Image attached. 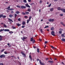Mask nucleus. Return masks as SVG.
Wrapping results in <instances>:
<instances>
[{
	"label": "nucleus",
	"mask_w": 65,
	"mask_h": 65,
	"mask_svg": "<svg viewBox=\"0 0 65 65\" xmlns=\"http://www.w3.org/2000/svg\"><path fill=\"white\" fill-rule=\"evenodd\" d=\"M64 9V8H61L60 7H58L57 8L58 10H61V11H62V12H63Z\"/></svg>",
	"instance_id": "1"
},
{
	"label": "nucleus",
	"mask_w": 65,
	"mask_h": 65,
	"mask_svg": "<svg viewBox=\"0 0 65 65\" xmlns=\"http://www.w3.org/2000/svg\"><path fill=\"white\" fill-rule=\"evenodd\" d=\"M21 54H22V55H23V57H24L26 58V54H25L24 52H23V51H22L21 52Z\"/></svg>",
	"instance_id": "2"
},
{
	"label": "nucleus",
	"mask_w": 65,
	"mask_h": 65,
	"mask_svg": "<svg viewBox=\"0 0 65 65\" xmlns=\"http://www.w3.org/2000/svg\"><path fill=\"white\" fill-rule=\"evenodd\" d=\"M48 21L49 22H54V21H55V19H48Z\"/></svg>",
	"instance_id": "3"
},
{
	"label": "nucleus",
	"mask_w": 65,
	"mask_h": 65,
	"mask_svg": "<svg viewBox=\"0 0 65 65\" xmlns=\"http://www.w3.org/2000/svg\"><path fill=\"white\" fill-rule=\"evenodd\" d=\"M27 38L26 37H23V38H21L22 40L23 41H24L25 40H25V39H27Z\"/></svg>",
	"instance_id": "4"
},
{
	"label": "nucleus",
	"mask_w": 65,
	"mask_h": 65,
	"mask_svg": "<svg viewBox=\"0 0 65 65\" xmlns=\"http://www.w3.org/2000/svg\"><path fill=\"white\" fill-rule=\"evenodd\" d=\"M4 57H5V55L4 54H3L1 55L0 56V58H4Z\"/></svg>",
	"instance_id": "5"
},
{
	"label": "nucleus",
	"mask_w": 65,
	"mask_h": 65,
	"mask_svg": "<svg viewBox=\"0 0 65 65\" xmlns=\"http://www.w3.org/2000/svg\"><path fill=\"white\" fill-rule=\"evenodd\" d=\"M25 5L27 7H29V8H30L31 7H30V6H29V5L28 3H26V4H25Z\"/></svg>",
	"instance_id": "6"
},
{
	"label": "nucleus",
	"mask_w": 65,
	"mask_h": 65,
	"mask_svg": "<svg viewBox=\"0 0 65 65\" xmlns=\"http://www.w3.org/2000/svg\"><path fill=\"white\" fill-rule=\"evenodd\" d=\"M51 35H53V36H55V35H54L55 34V32L53 31H52L51 32Z\"/></svg>",
	"instance_id": "7"
},
{
	"label": "nucleus",
	"mask_w": 65,
	"mask_h": 65,
	"mask_svg": "<svg viewBox=\"0 0 65 65\" xmlns=\"http://www.w3.org/2000/svg\"><path fill=\"white\" fill-rule=\"evenodd\" d=\"M21 8H22V9H24H24H25L26 8V7L25 6H21Z\"/></svg>",
	"instance_id": "8"
},
{
	"label": "nucleus",
	"mask_w": 65,
	"mask_h": 65,
	"mask_svg": "<svg viewBox=\"0 0 65 65\" xmlns=\"http://www.w3.org/2000/svg\"><path fill=\"white\" fill-rule=\"evenodd\" d=\"M39 63H40V64H41L42 65H44V63L41 62V60H39Z\"/></svg>",
	"instance_id": "9"
},
{
	"label": "nucleus",
	"mask_w": 65,
	"mask_h": 65,
	"mask_svg": "<svg viewBox=\"0 0 65 65\" xmlns=\"http://www.w3.org/2000/svg\"><path fill=\"white\" fill-rule=\"evenodd\" d=\"M22 24L23 25H26V22L25 21H23Z\"/></svg>",
	"instance_id": "10"
},
{
	"label": "nucleus",
	"mask_w": 65,
	"mask_h": 65,
	"mask_svg": "<svg viewBox=\"0 0 65 65\" xmlns=\"http://www.w3.org/2000/svg\"><path fill=\"white\" fill-rule=\"evenodd\" d=\"M9 31H10V30L9 29H5L4 31H5V32H9Z\"/></svg>",
	"instance_id": "11"
},
{
	"label": "nucleus",
	"mask_w": 65,
	"mask_h": 65,
	"mask_svg": "<svg viewBox=\"0 0 65 65\" xmlns=\"http://www.w3.org/2000/svg\"><path fill=\"white\" fill-rule=\"evenodd\" d=\"M60 24H61V25H63V26H65V24H63V22H60Z\"/></svg>",
	"instance_id": "12"
},
{
	"label": "nucleus",
	"mask_w": 65,
	"mask_h": 65,
	"mask_svg": "<svg viewBox=\"0 0 65 65\" xmlns=\"http://www.w3.org/2000/svg\"><path fill=\"white\" fill-rule=\"evenodd\" d=\"M29 58L32 61V57H31V55H29Z\"/></svg>",
	"instance_id": "13"
},
{
	"label": "nucleus",
	"mask_w": 65,
	"mask_h": 65,
	"mask_svg": "<svg viewBox=\"0 0 65 65\" xmlns=\"http://www.w3.org/2000/svg\"><path fill=\"white\" fill-rule=\"evenodd\" d=\"M16 24L18 27H19V26H21V24L19 23H17Z\"/></svg>",
	"instance_id": "14"
},
{
	"label": "nucleus",
	"mask_w": 65,
	"mask_h": 65,
	"mask_svg": "<svg viewBox=\"0 0 65 65\" xmlns=\"http://www.w3.org/2000/svg\"><path fill=\"white\" fill-rule=\"evenodd\" d=\"M54 10V8H51L50 9V10L51 11H53Z\"/></svg>",
	"instance_id": "15"
},
{
	"label": "nucleus",
	"mask_w": 65,
	"mask_h": 65,
	"mask_svg": "<svg viewBox=\"0 0 65 65\" xmlns=\"http://www.w3.org/2000/svg\"><path fill=\"white\" fill-rule=\"evenodd\" d=\"M54 27H53L51 28V30H52V31H53V30H54Z\"/></svg>",
	"instance_id": "16"
},
{
	"label": "nucleus",
	"mask_w": 65,
	"mask_h": 65,
	"mask_svg": "<svg viewBox=\"0 0 65 65\" xmlns=\"http://www.w3.org/2000/svg\"><path fill=\"white\" fill-rule=\"evenodd\" d=\"M61 40L62 41H64V42H65V39L64 38H62L61 39Z\"/></svg>",
	"instance_id": "17"
},
{
	"label": "nucleus",
	"mask_w": 65,
	"mask_h": 65,
	"mask_svg": "<svg viewBox=\"0 0 65 65\" xmlns=\"http://www.w3.org/2000/svg\"><path fill=\"white\" fill-rule=\"evenodd\" d=\"M13 17V15L10 14L9 15V17L11 18Z\"/></svg>",
	"instance_id": "18"
},
{
	"label": "nucleus",
	"mask_w": 65,
	"mask_h": 65,
	"mask_svg": "<svg viewBox=\"0 0 65 65\" xmlns=\"http://www.w3.org/2000/svg\"><path fill=\"white\" fill-rule=\"evenodd\" d=\"M2 40V36H0V41H1Z\"/></svg>",
	"instance_id": "19"
},
{
	"label": "nucleus",
	"mask_w": 65,
	"mask_h": 65,
	"mask_svg": "<svg viewBox=\"0 0 65 65\" xmlns=\"http://www.w3.org/2000/svg\"><path fill=\"white\" fill-rule=\"evenodd\" d=\"M8 20L10 22H13V21L11 19L9 18H8Z\"/></svg>",
	"instance_id": "20"
},
{
	"label": "nucleus",
	"mask_w": 65,
	"mask_h": 65,
	"mask_svg": "<svg viewBox=\"0 0 65 65\" xmlns=\"http://www.w3.org/2000/svg\"><path fill=\"white\" fill-rule=\"evenodd\" d=\"M32 18V17L30 16L29 17V21H30L31 20V19Z\"/></svg>",
	"instance_id": "21"
},
{
	"label": "nucleus",
	"mask_w": 65,
	"mask_h": 65,
	"mask_svg": "<svg viewBox=\"0 0 65 65\" xmlns=\"http://www.w3.org/2000/svg\"><path fill=\"white\" fill-rule=\"evenodd\" d=\"M5 29H1L0 30V32H2V31H4Z\"/></svg>",
	"instance_id": "22"
},
{
	"label": "nucleus",
	"mask_w": 65,
	"mask_h": 65,
	"mask_svg": "<svg viewBox=\"0 0 65 65\" xmlns=\"http://www.w3.org/2000/svg\"><path fill=\"white\" fill-rule=\"evenodd\" d=\"M27 11H29V12H30V11H31V9L28 8L27 10Z\"/></svg>",
	"instance_id": "23"
},
{
	"label": "nucleus",
	"mask_w": 65,
	"mask_h": 65,
	"mask_svg": "<svg viewBox=\"0 0 65 65\" xmlns=\"http://www.w3.org/2000/svg\"><path fill=\"white\" fill-rule=\"evenodd\" d=\"M48 62H49V63H53L54 62L53 61H48Z\"/></svg>",
	"instance_id": "24"
},
{
	"label": "nucleus",
	"mask_w": 65,
	"mask_h": 65,
	"mask_svg": "<svg viewBox=\"0 0 65 65\" xmlns=\"http://www.w3.org/2000/svg\"><path fill=\"white\" fill-rule=\"evenodd\" d=\"M51 46L52 48L54 49H56V48H55L53 46Z\"/></svg>",
	"instance_id": "25"
},
{
	"label": "nucleus",
	"mask_w": 65,
	"mask_h": 65,
	"mask_svg": "<svg viewBox=\"0 0 65 65\" xmlns=\"http://www.w3.org/2000/svg\"><path fill=\"white\" fill-rule=\"evenodd\" d=\"M37 52H38V53H39V49L37 48Z\"/></svg>",
	"instance_id": "26"
},
{
	"label": "nucleus",
	"mask_w": 65,
	"mask_h": 65,
	"mask_svg": "<svg viewBox=\"0 0 65 65\" xmlns=\"http://www.w3.org/2000/svg\"><path fill=\"white\" fill-rule=\"evenodd\" d=\"M40 31L41 33H43V31H42V29H40Z\"/></svg>",
	"instance_id": "27"
},
{
	"label": "nucleus",
	"mask_w": 65,
	"mask_h": 65,
	"mask_svg": "<svg viewBox=\"0 0 65 65\" xmlns=\"http://www.w3.org/2000/svg\"><path fill=\"white\" fill-rule=\"evenodd\" d=\"M6 17V16L5 15H3V17H2L3 18H5Z\"/></svg>",
	"instance_id": "28"
},
{
	"label": "nucleus",
	"mask_w": 65,
	"mask_h": 65,
	"mask_svg": "<svg viewBox=\"0 0 65 65\" xmlns=\"http://www.w3.org/2000/svg\"><path fill=\"white\" fill-rule=\"evenodd\" d=\"M20 13V12L18 11H16L17 14H19Z\"/></svg>",
	"instance_id": "29"
},
{
	"label": "nucleus",
	"mask_w": 65,
	"mask_h": 65,
	"mask_svg": "<svg viewBox=\"0 0 65 65\" xmlns=\"http://www.w3.org/2000/svg\"><path fill=\"white\" fill-rule=\"evenodd\" d=\"M22 14H23V15H25L26 14V13L24 12H22Z\"/></svg>",
	"instance_id": "30"
},
{
	"label": "nucleus",
	"mask_w": 65,
	"mask_h": 65,
	"mask_svg": "<svg viewBox=\"0 0 65 65\" xmlns=\"http://www.w3.org/2000/svg\"><path fill=\"white\" fill-rule=\"evenodd\" d=\"M29 13V12H25V14H28Z\"/></svg>",
	"instance_id": "31"
},
{
	"label": "nucleus",
	"mask_w": 65,
	"mask_h": 65,
	"mask_svg": "<svg viewBox=\"0 0 65 65\" xmlns=\"http://www.w3.org/2000/svg\"><path fill=\"white\" fill-rule=\"evenodd\" d=\"M34 40V39H33V38H31V40H30L31 41H33V40Z\"/></svg>",
	"instance_id": "32"
},
{
	"label": "nucleus",
	"mask_w": 65,
	"mask_h": 65,
	"mask_svg": "<svg viewBox=\"0 0 65 65\" xmlns=\"http://www.w3.org/2000/svg\"><path fill=\"white\" fill-rule=\"evenodd\" d=\"M10 6H9V7H8V8H6V9H8V10H9V9L10 8Z\"/></svg>",
	"instance_id": "33"
},
{
	"label": "nucleus",
	"mask_w": 65,
	"mask_h": 65,
	"mask_svg": "<svg viewBox=\"0 0 65 65\" xmlns=\"http://www.w3.org/2000/svg\"><path fill=\"white\" fill-rule=\"evenodd\" d=\"M16 7H17L18 8H20L21 7V6L18 5L16 6Z\"/></svg>",
	"instance_id": "34"
},
{
	"label": "nucleus",
	"mask_w": 65,
	"mask_h": 65,
	"mask_svg": "<svg viewBox=\"0 0 65 65\" xmlns=\"http://www.w3.org/2000/svg\"><path fill=\"white\" fill-rule=\"evenodd\" d=\"M3 16V14H1L0 15V18H2Z\"/></svg>",
	"instance_id": "35"
},
{
	"label": "nucleus",
	"mask_w": 65,
	"mask_h": 65,
	"mask_svg": "<svg viewBox=\"0 0 65 65\" xmlns=\"http://www.w3.org/2000/svg\"><path fill=\"white\" fill-rule=\"evenodd\" d=\"M9 33L10 34H11V33H13V32L12 31H9Z\"/></svg>",
	"instance_id": "36"
},
{
	"label": "nucleus",
	"mask_w": 65,
	"mask_h": 65,
	"mask_svg": "<svg viewBox=\"0 0 65 65\" xmlns=\"http://www.w3.org/2000/svg\"><path fill=\"white\" fill-rule=\"evenodd\" d=\"M48 27H49V26H48L47 25L46 26H45L44 27V28H48Z\"/></svg>",
	"instance_id": "37"
},
{
	"label": "nucleus",
	"mask_w": 65,
	"mask_h": 65,
	"mask_svg": "<svg viewBox=\"0 0 65 65\" xmlns=\"http://www.w3.org/2000/svg\"><path fill=\"white\" fill-rule=\"evenodd\" d=\"M23 2L24 3H27V1L26 0H23Z\"/></svg>",
	"instance_id": "38"
},
{
	"label": "nucleus",
	"mask_w": 65,
	"mask_h": 65,
	"mask_svg": "<svg viewBox=\"0 0 65 65\" xmlns=\"http://www.w3.org/2000/svg\"><path fill=\"white\" fill-rule=\"evenodd\" d=\"M17 14L15 13L14 14V18H16V17H17Z\"/></svg>",
	"instance_id": "39"
},
{
	"label": "nucleus",
	"mask_w": 65,
	"mask_h": 65,
	"mask_svg": "<svg viewBox=\"0 0 65 65\" xmlns=\"http://www.w3.org/2000/svg\"><path fill=\"white\" fill-rule=\"evenodd\" d=\"M32 43H35V40L34 39V40H32Z\"/></svg>",
	"instance_id": "40"
},
{
	"label": "nucleus",
	"mask_w": 65,
	"mask_h": 65,
	"mask_svg": "<svg viewBox=\"0 0 65 65\" xmlns=\"http://www.w3.org/2000/svg\"><path fill=\"white\" fill-rule=\"evenodd\" d=\"M4 26L5 28H6L7 27V26H6L5 24H4Z\"/></svg>",
	"instance_id": "41"
},
{
	"label": "nucleus",
	"mask_w": 65,
	"mask_h": 65,
	"mask_svg": "<svg viewBox=\"0 0 65 65\" xmlns=\"http://www.w3.org/2000/svg\"><path fill=\"white\" fill-rule=\"evenodd\" d=\"M18 21L19 22H20V21H21V19H20V18H18Z\"/></svg>",
	"instance_id": "42"
},
{
	"label": "nucleus",
	"mask_w": 65,
	"mask_h": 65,
	"mask_svg": "<svg viewBox=\"0 0 65 65\" xmlns=\"http://www.w3.org/2000/svg\"><path fill=\"white\" fill-rule=\"evenodd\" d=\"M12 29H16V28H15V27H14L13 26H12Z\"/></svg>",
	"instance_id": "43"
},
{
	"label": "nucleus",
	"mask_w": 65,
	"mask_h": 65,
	"mask_svg": "<svg viewBox=\"0 0 65 65\" xmlns=\"http://www.w3.org/2000/svg\"><path fill=\"white\" fill-rule=\"evenodd\" d=\"M5 50V49H3L2 50H1V52H4V51Z\"/></svg>",
	"instance_id": "44"
},
{
	"label": "nucleus",
	"mask_w": 65,
	"mask_h": 65,
	"mask_svg": "<svg viewBox=\"0 0 65 65\" xmlns=\"http://www.w3.org/2000/svg\"><path fill=\"white\" fill-rule=\"evenodd\" d=\"M61 36L62 37H65V36H64V34H62L61 35Z\"/></svg>",
	"instance_id": "45"
},
{
	"label": "nucleus",
	"mask_w": 65,
	"mask_h": 65,
	"mask_svg": "<svg viewBox=\"0 0 65 65\" xmlns=\"http://www.w3.org/2000/svg\"><path fill=\"white\" fill-rule=\"evenodd\" d=\"M51 5H52V4H50V5H48V7H51Z\"/></svg>",
	"instance_id": "46"
},
{
	"label": "nucleus",
	"mask_w": 65,
	"mask_h": 65,
	"mask_svg": "<svg viewBox=\"0 0 65 65\" xmlns=\"http://www.w3.org/2000/svg\"><path fill=\"white\" fill-rule=\"evenodd\" d=\"M59 34H61V33H62V31L61 30L60 31H59Z\"/></svg>",
	"instance_id": "47"
},
{
	"label": "nucleus",
	"mask_w": 65,
	"mask_h": 65,
	"mask_svg": "<svg viewBox=\"0 0 65 65\" xmlns=\"http://www.w3.org/2000/svg\"><path fill=\"white\" fill-rule=\"evenodd\" d=\"M42 0H40L39 2L40 3H42Z\"/></svg>",
	"instance_id": "48"
},
{
	"label": "nucleus",
	"mask_w": 65,
	"mask_h": 65,
	"mask_svg": "<svg viewBox=\"0 0 65 65\" xmlns=\"http://www.w3.org/2000/svg\"><path fill=\"white\" fill-rule=\"evenodd\" d=\"M4 53L5 54H8V53H7V52H4Z\"/></svg>",
	"instance_id": "49"
},
{
	"label": "nucleus",
	"mask_w": 65,
	"mask_h": 65,
	"mask_svg": "<svg viewBox=\"0 0 65 65\" xmlns=\"http://www.w3.org/2000/svg\"><path fill=\"white\" fill-rule=\"evenodd\" d=\"M48 42L47 41H45V44H46V43H47Z\"/></svg>",
	"instance_id": "50"
},
{
	"label": "nucleus",
	"mask_w": 65,
	"mask_h": 65,
	"mask_svg": "<svg viewBox=\"0 0 65 65\" xmlns=\"http://www.w3.org/2000/svg\"><path fill=\"white\" fill-rule=\"evenodd\" d=\"M9 10H10L11 11H12V10H14V9H9Z\"/></svg>",
	"instance_id": "51"
},
{
	"label": "nucleus",
	"mask_w": 65,
	"mask_h": 65,
	"mask_svg": "<svg viewBox=\"0 0 65 65\" xmlns=\"http://www.w3.org/2000/svg\"><path fill=\"white\" fill-rule=\"evenodd\" d=\"M24 27H25V26H22V28H24Z\"/></svg>",
	"instance_id": "52"
},
{
	"label": "nucleus",
	"mask_w": 65,
	"mask_h": 65,
	"mask_svg": "<svg viewBox=\"0 0 65 65\" xmlns=\"http://www.w3.org/2000/svg\"><path fill=\"white\" fill-rule=\"evenodd\" d=\"M29 20H28L27 21V23H29Z\"/></svg>",
	"instance_id": "53"
},
{
	"label": "nucleus",
	"mask_w": 65,
	"mask_h": 65,
	"mask_svg": "<svg viewBox=\"0 0 65 65\" xmlns=\"http://www.w3.org/2000/svg\"><path fill=\"white\" fill-rule=\"evenodd\" d=\"M0 65H3V64L2 63H0Z\"/></svg>",
	"instance_id": "54"
},
{
	"label": "nucleus",
	"mask_w": 65,
	"mask_h": 65,
	"mask_svg": "<svg viewBox=\"0 0 65 65\" xmlns=\"http://www.w3.org/2000/svg\"><path fill=\"white\" fill-rule=\"evenodd\" d=\"M25 18H28V17L26 16H24Z\"/></svg>",
	"instance_id": "55"
},
{
	"label": "nucleus",
	"mask_w": 65,
	"mask_h": 65,
	"mask_svg": "<svg viewBox=\"0 0 65 65\" xmlns=\"http://www.w3.org/2000/svg\"><path fill=\"white\" fill-rule=\"evenodd\" d=\"M63 12H65V9H64L63 11Z\"/></svg>",
	"instance_id": "56"
},
{
	"label": "nucleus",
	"mask_w": 65,
	"mask_h": 65,
	"mask_svg": "<svg viewBox=\"0 0 65 65\" xmlns=\"http://www.w3.org/2000/svg\"><path fill=\"white\" fill-rule=\"evenodd\" d=\"M28 1L29 2H30L31 1V0H28Z\"/></svg>",
	"instance_id": "57"
},
{
	"label": "nucleus",
	"mask_w": 65,
	"mask_h": 65,
	"mask_svg": "<svg viewBox=\"0 0 65 65\" xmlns=\"http://www.w3.org/2000/svg\"><path fill=\"white\" fill-rule=\"evenodd\" d=\"M63 14H60V15L61 16V17H63Z\"/></svg>",
	"instance_id": "58"
},
{
	"label": "nucleus",
	"mask_w": 65,
	"mask_h": 65,
	"mask_svg": "<svg viewBox=\"0 0 65 65\" xmlns=\"http://www.w3.org/2000/svg\"><path fill=\"white\" fill-rule=\"evenodd\" d=\"M39 40L40 41H41V40H41V39H39Z\"/></svg>",
	"instance_id": "59"
},
{
	"label": "nucleus",
	"mask_w": 65,
	"mask_h": 65,
	"mask_svg": "<svg viewBox=\"0 0 65 65\" xmlns=\"http://www.w3.org/2000/svg\"><path fill=\"white\" fill-rule=\"evenodd\" d=\"M55 2H56V1H58V0H53Z\"/></svg>",
	"instance_id": "60"
},
{
	"label": "nucleus",
	"mask_w": 65,
	"mask_h": 65,
	"mask_svg": "<svg viewBox=\"0 0 65 65\" xmlns=\"http://www.w3.org/2000/svg\"><path fill=\"white\" fill-rule=\"evenodd\" d=\"M11 13H13V11H12L11 12Z\"/></svg>",
	"instance_id": "61"
},
{
	"label": "nucleus",
	"mask_w": 65,
	"mask_h": 65,
	"mask_svg": "<svg viewBox=\"0 0 65 65\" xmlns=\"http://www.w3.org/2000/svg\"><path fill=\"white\" fill-rule=\"evenodd\" d=\"M39 12H41V10H40V9L39 10Z\"/></svg>",
	"instance_id": "62"
},
{
	"label": "nucleus",
	"mask_w": 65,
	"mask_h": 65,
	"mask_svg": "<svg viewBox=\"0 0 65 65\" xmlns=\"http://www.w3.org/2000/svg\"><path fill=\"white\" fill-rule=\"evenodd\" d=\"M10 44H9V43H8V44H7V45H8V46H9V45H10Z\"/></svg>",
	"instance_id": "63"
},
{
	"label": "nucleus",
	"mask_w": 65,
	"mask_h": 65,
	"mask_svg": "<svg viewBox=\"0 0 65 65\" xmlns=\"http://www.w3.org/2000/svg\"><path fill=\"white\" fill-rule=\"evenodd\" d=\"M7 12H9V11H8V10H7Z\"/></svg>",
	"instance_id": "64"
}]
</instances>
